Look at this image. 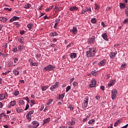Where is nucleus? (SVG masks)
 Returning <instances> with one entry per match:
<instances>
[{
    "label": "nucleus",
    "instance_id": "1",
    "mask_svg": "<svg viewBox=\"0 0 128 128\" xmlns=\"http://www.w3.org/2000/svg\"><path fill=\"white\" fill-rule=\"evenodd\" d=\"M97 50L96 46H92V47L89 48L88 50L86 52V56L87 58H94L96 54Z\"/></svg>",
    "mask_w": 128,
    "mask_h": 128
},
{
    "label": "nucleus",
    "instance_id": "2",
    "mask_svg": "<svg viewBox=\"0 0 128 128\" xmlns=\"http://www.w3.org/2000/svg\"><path fill=\"white\" fill-rule=\"evenodd\" d=\"M54 68H56L54 66H53L52 64H49L43 68L42 70L44 72H54Z\"/></svg>",
    "mask_w": 128,
    "mask_h": 128
},
{
    "label": "nucleus",
    "instance_id": "3",
    "mask_svg": "<svg viewBox=\"0 0 128 128\" xmlns=\"http://www.w3.org/2000/svg\"><path fill=\"white\" fill-rule=\"evenodd\" d=\"M88 100H90V98L86 96L83 102H82V107L83 108H88Z\"/></svg>",
    "mask_w": 128,
    "mask_h": 128
},
{
    "label": "nucleus",
    "instance_id": "4",
    "mask_svg": "<svg viewBox=\"0 0 128 128\" xmlns=\"http://www.w3.org/2000/svg\"><path fill=\"white\" fill-rule=\"evenodd\" d=\"M60 86V82H56L54 84L52 85L50 87V90L51 92H54V90L56 88H58Z\"/></svg>",
    "mask_w": 128,
    "mask_h": 128
},
{
    "label": "nucleus",
    "instance_id": "5",
    "mask_svg": "<svg viewBox=\"0 0 128 128\" xmlns=\"http://www.w3.org/2000/svg\"><path fill=\"white\" fill-rule=\"evenodd\" d=\"M118 94V90L116 89H114V90L112 92V100H114L116 96V94Z\"/></svg>",
    "mask_w": 128,
    "mask_h": 128
},
{
    "label": "nucleus",
    "instance_id": "6",
    "mask_svg": "<svg viewBox=\"0 0 128 128\" xmlns=\"http://www.w3.org/2000/svg\"><path fill=\"white\" fill-rule=\"evenodd\" d=\"M94 40H96V37L94 36H92V38L88 39V44H92L94 43Z\"/></svg>",
    "mask_w": 128,
    "mask_h": 128
},
{
    "label": "nucleus",
    "instance_id": "7",
    "mask_svg": "<svg viewBox=\"0 0 128 128\" xmlns=\"http://www.w3.org/2000/svg\"><path fill=\"white\" fill-rule=\"evenodd\" d=\"M70 32L72 34H78V28L76 26H74L70 30Z\"/></svg>",
    "mask_w": 128,
    "mask_h": 128
},
{
    "label": "nucleus",
    "instance_id": "8",
    "mask_svg": "<svg viewBox=\"0 0 128 128\" xmlns=\"http://www.w3.org/2000/svg\"><path fill=\"white\" fill-rule=\"evenodd\" d=\"M32 128H38L40 126V123H38L37 121L34 120L32 122Z\"/></svg>",
    "mask_w": 128,
    "mask_h": 128
},
{
    "label": "nucleus",
    "instance_id": "9",
    "mask_svg": "<svg viewBox=\"0 0 128 128\" xmlns=\"http://www.w3.org/2000/svg\"><path fill=\"white\" fill-rule=\"evenodd\" d=\"M26 48V46L24 45H19L18 46V52H24Z\"/></svg>",
    "mask_w": 128,
    "mask_h": 128
},
{
    "label": "nucleus",
    "instance_id": "10",
    "mask_svg": "<svg viewBox=\"0 0 128 128\" xmlns=\"http://www.w3.org/2000/svg\"><path fill=\"white\" fill-rule=\"evenodd\" d=\"M106 64V60L104 59L98 64V66H104Z\"/></svg>",
    "mask_w": 128,
    "mask_h": 128
},
{
    "label": "nucleus",
    "instance_id": "11",
    "mask_svg": "<svg viewBox=\"0 0 128 128\" xmlns=\"http://www.w3.org/2000/svg\"><path fill=\"white\" fill-rule=\"evenodd\" d=\"M114 84H116V80H111L108 84V88H110L111 86H114Z\"/></svg>",
    "mask_w": 128,
    "mask_h": 128
},
{
    "label": "nucleus",
    "instance_id": "12",
    "mask_svg": "<svg viewBox=\"0 0 128 128\" xmlns=\"http://www.w3.org/2000/svg\"><path fill=\"white\" fill-rule=\"evenodd\" d=\"M108 34H106V33H103L102 34V38L104 40H106V42H108Z\"/></svg>",
    "mask_w": 128,
    "mask_h": 128
},
{
    "label": "nucleus",
    "instance_id": "13",
    "mask_svg": "<svg viewBox=\"0 0 128 128\" xmlns=\"http://www.w3.org/2000/svg\"><path fill=\"white\" fill-rule=\"evenodd\" d=\"M96 84V80H92L90 84V88H94Z\"/></svg>",
    "mask_w": 128,
    "mask_h": 128
},
{
    "label": "nucleus",
    "instance_id": "14",
    "mask_svg": "<svg viewBox=\"0 0 128 128\" xmlns=\"http://www.w3.org/2000/svg\"><path fill=\"white\" fill-rule=\"evenodd\" d=\"M18 42H20V44H24V38L22 36H20L18 38Z\"/></svg>",
    "mask_w": 128,
    "mask_h": 128
},
{
    "label": "nucleus",
    "instance_id": "15",
    "mask_svg": "<svg viewBox=\"0 0 128 128\" xmlns=\"http://www.w3.org/2000/svg\"><path fill=\"white\" fill-rule=\"evenodd\" d=\"M64 94H58V96H56V100H64Z\"/></svg>",
    "mask_w": 128,
    "mask_h": 128
},
{
    "label": "nucleus",
    "instance_id": "16",
    "mask_svg": "<svg viewBox=\"0 0 128 128\" xmlns=\"http://www.w3.org/2000/svg\"><path fill=\"white\" fill-rule=\"evenodd\" d=\"M20 20V17L14 16L10 19V22H14V20Z\"/></svg>",
    "mask_w": 128,
    "mask_h": 128
},
{
    "label": "nucleus",
    "instance_id": "17",
    "mask_svg": "<svg viewBox=\"0 0 128 128\" xmlns=\"http://www.w3.org/2000/svg\"><path fill=\"white\" fill-rule=\"evenodd\" d=\"M77 56L78 55H77L76 53L72 52L70 54L69 56H70V58L74 59V58H76Z\"/></svg>",
    "mask_w": 128,
    "mask_h": 128
},
{
    "label": "nucleus",
    "instance_id": "18",
    "mask_svg": "<svg viewBox=\"0 0 128 128\" xmlns=\"http://www.w3.org/2000/svg\"><path fill=\"white\" fill-rule=\"evenodd\" d=\"M119 6L120 8V9L121 10H124L126 8V4L124 3H119Z\"/></svg>",
    "mask_w": 128,
    "mask_h": 128
},
{
    "label": "nucleus",
    "instance_id": "19",
    "mask_svg": "<svg viewBox=\"0 0 128 128\" xmlns=\"http://www.w3.org/2000/svg\"><path fill=\"white\" fill-rule=\"evenodd\" d=\"M50 118H48L46 119H44L42 126H44V124H48V122H50Z\"/></svg>",
    "mask_w": 128,
    "mask_h": 128
},
{
    "label": "nucleus",
    "instance_id": "20",
    "mask_svg": "<svg viewBox=\"0 0 128 128\" xmlns=\"http://www.w3.org/2000/svg\"><path fill=\"white\" fill-rule=\"evenodd\" d=\"M50 88V86L48 85H45L41 86V90L42 92H45V90H46L48 88Z\"/></svg>",
    "mask_w": 128,
    "mask_h": 128
},
{
    "label": "nucleus",
    "instance_id": "21",
    "mask_svg": "<svg viewBox=\"0 0 128 128\" xmlns=\"http://www.w3.org/2000/svg\"><path fill=\"white\" fill-rule=\"evenodd\" d=\"M70 10H71V12H74V10H78V8L76 6H74L70 7Z\"/></svg>",
    "mask_w": 128,
    "mask_h": 128
},
{
    "label": "nucleus",
    "instance_id": "22",
    "mask_svg": "<svg viewBox=\"0 0 128 128\" xmlns=\"http://www.w3.org/2000/svg\"><path fill=\"white\" fill-rule=\"evenodd\" d=\"M16 104V100H12L11 102H10V106H14Z\"/></svg>",
    "mask_w": 128,
    "mask_h": 128
},
{
    "label": "nucleus",
    "instance_id": "23",
    "mask_svg": "<svg viewBox=\"0 0 128 128\" xmlns=\"http://www.w3.org/2000/svg\"><path fill=\"white\" fill-rule=\"evenodd\" d=\"M0 22H8V18L6 17H0Z\"/></svg>",
    "mask_w": 128,
    "mask_h": 128
},
{
    "label": "nucleus",
    "instance_id": "24",
    "mask_svg": "<svg viewBox=\"0 0 128 128\" xmlns=\"http://www.w3.org/2000/svg\"><path fill=\"white\" fill-rule=\"evenodd\" d=\"M31 7H32V5L28 3H26L24 5V8L28 9V8H30Z\"/></svg>",
    "mask_w": 128,
    "mask_h": 128
},
{
    "label": "nucleus",
    "instance_id": "25",
    "mask_svg": "<svg viewBox=\"0 0 128 128\" xmlns=\"http://www.w3.org/2000/svg\"><path fill=\"white\" fill-rule=\"evenodd\" d=\"M49 36H58V34L56 33V32H52L50 34Z\"/></svg>",
    "mask_w": 128,
    "mask_h": 128
},
{
    "label": "nucleus",
    "instance_id": "26",
    "mask_svg": "<svg viewBox=\"0 0 128 128\" xmlns=\"http://www.w3.org/2000/svg\"><path fill=\"white\" fill-rule=\"evenodd\" d=\"M86 10L87 11V12H88L89 14H90L92 12V8L90 6H86Z\"/></svg>",
    "mask_w": 128,
    "mask_h": 128
},
{
    "label": "nucleus",
    "instance_id": "27",
    "mask_svg": "<svg viewBox=\"0 0 128 128\" xmlns=\"http://www.w3.org/2000/svg\"><path fill=\"white\" fill-rule=\"evenodd\" d=\"M27 28L30 30L32 29V28H34V24H29L27 25Z\"/></svg>",
    "mask_w": 128,
    "mask_h": 128
},
{
    "label": "nucleus",
    "instance_id": "28",
    "mask_svg": "<svg viewBox=\"0 0 128 128\" xmlns=\"http://www.w3.org/2000/svg\"><path fill=\"white\" fill-rule=\"evenodd\" d=\"M95 10H98L100 8V6L98 4H94Z\"/></svg>",
    "mask_w": 128,
    "mask_h": 128
},
{
    "label": "nucleus",
    "instance_id": "29",
    "mask_svg": "<svg viewBox=\"0 0 128 128\" xmlns=\"http://www.w3.org/2000/svg\"><path fill=\"white\" fill-rule=\"evenodd\" d=\"M26 118L28 120V122H30L32 120V116L28 114H26Z\"/></svg>",
    "mask_w": 128,
    "mask_h": 128
},
{
    "label": "nucleus",
    "instance_id": "30",
    "mask_svg": "<svg viewBox=\"0 0 128 128\" xmlns=\"http://www.w3.org/2000/svg\"><path fill=\"white\" fill-rule=\"evenodd\" d=\"M76 124V122L74 120H72L68 122L69 126H74V124Z\"/></svg>",
    "mask_w": 128,
    "mask_h": 128
},
{
    "label": "nucleus",
    "instance_id": "31",
    "mask_svg": "<svg viewBox=\"0 0 128 128\" xmlns=\"http://www.w3.org/2000/svg\"><path fill=\"white\" fill-rule=\"evenodd\" d=\"M94 122H96V120H94V119H91L88 122V124H94Z\"/></svg>",
    "mask_w": 128,
    "mask_h": 128
},
{
    "label": "nucleus",
    "instance_id": "32",
    "mask_svg": "<svg viewBox=\"0 0 128 128\" xmlns=\"http://www.w3.org/2000/svg\"><path fill=\"white\" fill-rule=\"evenodd\" d=\"M16 112L18 113V114H20V112H22V109H20V108H16Z\"/></svg>",
    "mask_w": 128,
    "mask_h": 128
},
{
    "label": "nucleus",
    "instance_id": "33",
    "mask_svg": "<svg viewBox=\"0 0 128 128\" xmlns=\"http://www.w3.org/2000/svg\"><path fill=\"white\" fill-rule=\"evenodd\" d=\"M120 122V120H117L114 124V126H118Z\"/></svg>",
    "mask_w": 128,
    "mask_h": 128
},
{
    "label": "nucleus",
    "instance_id": "34",
    "mask_svg": "<svg viewBox=\"0 0 128 128\" xmlns=\"http://www.w3.org/2000/svg\"><path fill=\"white\" fill-rule=\"evenodd\" d=\"M18 94H20V91H18V90H16L14 92V95L15 96H18Z\"/></svg>",
    "mask_w": 128,
    "mask_h": 128
},
{
    "label": "nucleus",
    "instance_id": "35",
    "mask_svg": "<svg viewBox=\"0 0 128 128\" xmlns=\"http://www.w3.org/2000/svg\"><path fill=\"white\" fill-rule=\"evenodd\" d=\"M91 22L92 24H96V18H94L91 20Z\"/></svg>",
    "mask_w": 128,
    "mask_h": 128
},
{
    "label": "nucleus",
    "instance_id": "36",
    "mask_svg": "<svg viewBox=\"0 0 128 128\" xmlns=\"http://www.w3.org/2000/svg\"><path fill=\"white\" fill-rule=\"evenodd\" d=\"M110 56L111 58H114L115 55L114 54V52H111L110 54Z\"/></svg>",
    "mask_w": 128,
    "mask_h": 128
},
{
    "label": "nucleus",
    "instance_id": "37",
    "mask_svg": "<svg viewBox=\"0 0 128 128\" xmlns=\"http://www.w3.org/2000/svg\"><path fill=\"white\" fill-rule=\"evenodd\" d=\"M6 115V114L4 112H2L0 114V120H2V118H4Z\"/></svg>",
    "mask_w": 128,
    "mask_h": 128
},
{
    "label": "nucleus",
    "instance_id": "38",
    "mask_svg": "<svg viewBox=\"0 0 128 128\" xmlns=\"http://www.w3.org/2000/svg\"><path fill=\"white\" fill-rule=\"evenodd\" d=\"M123 24H128V18H126L124 20V21L123 22Z\"/></svg>",
    "mask_w": 128,
    "mask_h": 128
},
{
    "label": "nucleus",
    "instance_id": "39",
    "mask_svg": "<svg viewBox=\"0 0 128 128\" xmlns=\"http://www.w3.org/2000/svg\"><path fill=\"white\" fill-rule=\"evenodd\" d=\"M69 108H70V110H74V106L70 104L68 106Z\"/></svg>",
    "mask_w": 128,
    "mask_h": 128
},
{
    "label": "nucleus",
    "instance_id": "40",
    "mask_svg": "<svg viewBox=\"0 0 128 128\" xmlns=\"http://www.w3.org/2000/svg\"><path fill=\"white\" fill-rule=\"evenodd\" d=\"M13 74H14L15 76H18V74H20V72L18 70H14V72H13Z\"/></svg>",
    "mask_w": 128,
    "mask_h": 128
},
{
    "label": "nucleus",
    "instance_id": "41",
    "mask_svg": "<svg viewBox=\"0 0 128 128\" xmlns=\"http://www.w3.org/2000/svg\"><path fill=\"white\" fill-rule=\"evenodd\" d=\"M12 52H18V48L15 46L14 48H12Z\"/></svg>",
    "mask_w": 128,
    "mask_h": 128
},
{
    "label": "nucleus",
    "instance_id": "42",
    "mask_svg": "<svg viewBox=\"0 0 128 128\" xmlns=\"http://www.w3.org/2000/svg\"><path fill=\"white\" fill-rule=\"evenodd\" d=\"M6 98L4 97V94H0V100H4V98Z\"/></svg>",
    "mask_w": 128,
    "mask_h": 128
},
{
    "label": "nucleus",
    "instance_id": "43",
    "mask_svg": "<svg viewBox=\"0 0 128 128\" xmlns=\"http://www.w3.org/2000/svg\"><path fill=\"white\" fill-rule=\"evenodd\" d=\"M30 64L32 66H38V62H32V64Z\"/></svg>",
    "mask_w": 128,
    "mask_h": 128
},
{
    "label": "nucleus",
    "instance_id": "44",
    "mask_svg": "<svg viewBox=\"0 0 128 128\" xmlns=\"http://www.w3.org/2000/svg\"><path fill=\"white\" fill-rule=\"evenodd\" d=\"M51 102H52V98L50 99L48 102L46 103L47 106H50Z\"/></svg>",
    "mask_w": 128,
    "mask_h": 128
},
{
    "label": "nucleus",
    "instance_id": "45",
    "mask_svg": "<svg viewBox=\"0 0 128 128\" xmlns=\"http://www.w3.org/2000/svg\"><path fill=\"white\" fill-rule=\"evenodd\" d=\"M19 104L22 105L24 104V101L22 100H19Z\"/></svg>",
    "mask_w": 128,
    "mask_h": 128
},
{
    "label": "nucleus",
    "instance_id": "46",
    "mask_svg": "<svg viewBox=\"0 0 128 128\" xmlns=\"http://www.w3.org/2000/svg\"><path fill=\"white\" fill-rule=\"evenodd\" d=\"M96 70L92 71L91 72V74H92L93 76H96Z\"/></svg>",
    "mask_w": 128,
    "mask_h": 128
},
{
    "label": "nucleus",
    "instance_id": "47",
    "mask_svg": "<svg viewBox=\"0 0 128 128\" xmlns=\"http://www.w3.org/2000/svg\"><path fill=\"white\" fill-rule=\"evenodd\" d=\"M40 56H42V54H36V58H40Z\"/></svg>",
    "mask_w": 128,
    "mask_h": 128
},
{
    "label": "nucleus",
    "instance_id": "48",
    "mask_svg": "<svg viewBox=\"0 0 128 128\" xmlns=\"http://www.w3.org/2000/svg\"><path fill=\"white\" fill-rule=\"evenodd\" d=\"M30 108V105H28V104H26V107L24 109V110H28V108Z\"/></svg>",
    "mask_w": 128,
    "mask_h": 128
},
{
    "label": "nucleus",
    "instance_id": "49",
    "mask_svg": "<svg viewBox=\"0 0 128 128\" xmlns=\"http://www.w3.org/2000/svg\"><path fill=\"white\" fill-rule=\"evenodd\" d=\"M55 22H58V24L60 22V17H58V18H56Z\"/></svg>",
    "mask_w": 128,
    "mask_h": 128
},
{
    "label": "nucleus",
    "instance_id": "50",
    "mask_svg": "<svg viewBox=\"0 0 128 128\" xmlns=\"http://www.w3.org/2000/svg\"><path fill=\"white\" fill-rule=\"evenodd\" d=\"M71 88L70 86H68L66 88V92H68V90H70Z\"/></svg>",
    "mask_w": 128,
    "mask_h": 128
},
{
    "label": "nucleus",
    "instance_id": "51",
    "mask_svg": "<svg viewBox=\"0 0 128 128\" xmlns=\"http://www.w3.org/2000/svg\"><path fill=\"white\" fill-rule=\"evenodd\" d=\"M32 114H34V110L29 111V112L27 114L30 116H32Z\"/></svg>",
    "mask_w": 128,
    "mask_h": 128
},
{
    "label": "nucleus",
    "instance_id": "52",
    "mask_svg": "<svg viewBox=\"0 0 128 128\" xmlns=\"http://www.w3.org/2000/svg\"><path fill=\"white\" fill-rule=\"evenodd\" d=\"M26 32L24 30H20V34H21L22 36V34H24V33Z\"/></svg>",
    "mask_w": 128,
    "mask_h": 128
},
{
    "label": "nucleus",
    "instance_id": "53",
    "mask_svg": "<svg viewBox=\"0 0 128 128\" xmlns=\"http://www.w3.org/2000/svg\"><path fill=\"white\" fill-rule=\"evenodd\" d=\"M18 62V58H14V64H16V62Z\"/></svg>",
    "mask_w": 128,
    "mask_h": 128
},
{
    "label": "nucleus",
    "instance_id": "54",
    "mask_svg": "<svg viewBox=\"0 0 128 128\" xmlns=\"http://www.w3.org/2000/svg\"><path fill=\"white\" fill-rule=\"evenodd\" d=\"M2 58H6V56H8V54H4L2 53Z\"/></svg>",
    "mask_w": 128,
    "mask_h": 128
},
{
    "label": "nucleus",
    "instance_id": "55",
    "mask_svg": "<svg viewBox=\"0 0 128 128\" xmlns=\"http://www.w3.org/2000/svg\"><path fill=\"white\" fill-rule=\"evenodd\" d=\"M121 68H122V70H124V68H126V64H122L121 66Z\"/></svg>",
    "mask_w": 128,
    "mask_h": 128
},
{
    "label": "nucleus",
    "instance_id": "56",
    "mask_svg": "<svg viewBox=\"0 0 128 128\" xmlns=\"http://www.w3.org/2000/svg\"><path fill=\"white\" fill-rule=\"evenodd\" d=\"M23 99L26 100L28 102H30V99L28 98V97H26Z\"/></svg>",
    "mask_w": 128,
    "mask_h": 128
},
{
    "label": "nucleus",
    "instance_id": "57",
    "mask_svg": "<svg viewBox=\"0 0 128 128\" xmlns=\"http://www.w3.org/2000/svg\"><path fill=\"white\" fill-rule=\"evenodd\" d=\"M72 84H73L74 86L76 87V86H78V84L76 82H74L72 83Z\"/></svg>",
    "mask_w": 128,
    "mask_h": 128
},
{
    "label": "nucleus",
    "instance_id": "58",
    "mask_svg": "<svg viewBox=\"0 0 128 128\" xmlns=\"http://www.w3.org/2000/svg\"><path fill=\"white\" fill-rule=\"evenodd\" d=\"M101 26H102L103 28H106V24H104V22H101Z\"/></svg>",
    "mask_w": 128,
    "mask_h": 128
},
{
    "label": "nucleus",
    "instance_id": "59",
    "mask_svg": "<svg viewBox=\"0 0 128 128\" xmlns=\"http://www.w3.org/2000/svg\"><path fill=\"white\" fill-rule=\"evenodd\" d=\"M125 13H126V16H128V8H127L125 10Z\"/></svg>",
    "mask_w": 128,
    "mask_h": 128
},
{
    "label": "nucleus",
    "instance_id": "60",
    "mask_svg": "<svg viewBox=\"0 0 128 128\" xmlns=\"http://www.w3.org/2000/svg\"><path fill=\"white\" fill-rule=\"evenodd\" d=\"M4 10L10 11V10H12V8H4Z\"/></svg>",
    "mask_w": 128,
    "mask_h": 128
},
{
    "label": "nucleus",
    "instance_id": "61",
    "mask_svg": "<svg viewBox=\"0 0 128 128\" xmlns=\"http://www.w3.org/2000/svg\"><path fill=\"white\" fill-rule=\"evenodd\" d=\"M95 98H96L97 100H100V97L98 96H97L95 97Z\"/></svg>",
    "mask_w": 128,
    "mask_h": 128
},
{
    "label": "nucleus",
    "instance_id": "62",
    "mask_svg": "<svg viewBox=\"0 0 128 128\" xmlns=\"http://www.w3.org/2000/svg\"><path fill=\"white\" fill-rule=\"evenodd\" d=\"M12 66V62H9L8 64V66L10 67Z\"/></svg>",
    "mask_w": 128,
    "mask_h": 128
},
{
    "label": "nucleus",
    "instance_id": "63",
    "mask_svg": "<svg viewBox=\"0 0 128 128\" xmlns=\"http://www.w3.org/2000/svg\"><path fill=\"white\" fill-rule=\"evenodd\" d=\"M2 46L4 48H8V44H4Z\"/></svg>",
    "mask_w": 128,
    "mask_h": 128
},
{
    "label": "nucleus",
    "instance_id": "64",
    "mask_svg": "<svg viewBox=\"0 0 128 128\" xmlns=\"http://www.w3.org/2000/svg\"><path fill=\"white\" fill-rule=\"evenodd\" d=\"M28 128H34V127H32V125H30V124H28Z\"/></svg>",
    "mask_w": 128,
    "mask_h": 128
}]
</instances>
